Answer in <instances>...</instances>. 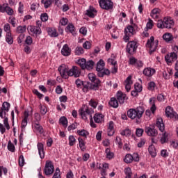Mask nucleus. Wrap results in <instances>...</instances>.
Wrapping results in <instances>:
<instances>
[{
	"mask_svg": "<svg viewBox=\"0 0 178 178\" xmlns=\"http://www.w3.org/2000/svg\"><path fill=\"white\" fill-rule=\"evenodd\" d=\"M58 70L63 79H69V76L70 77H75L77 79V77L81 75V70L80 67L74 65L69 70L67 65L62 64L58 67Z\"/></svg>",
	"mask_w": 178,
	"mask_h": 178,
	"instance_id": "f257e3e1",
	"label": "nucleus"
},
{
	"mask_svg": "<svg viewBox=\"0 0 178 178\" xmlns=\"http://www.w3.org/2000/svg\"><path fill=\"white\" fill-rule=\"evenodd\" d=\"M144 107L138 106L136 108H131L127 111V116L132 120H136V123H140V119L144 115Z\"/></svg>",
	"mask_w": 178,
	"mask_h": 178,
	"instance_id": "f03ea898",
	"label": "nucleus"
},
{
	"mask_svg": "<svg viewBox=\"0 0 178 178\" xmlns=\"http://www.w3.org/2000/svg\"><path fill=\"white\" fill-rule=\"evenodd\" d=\"M9 108H10V104L5 102L2 104L1 109H0V118L4 119L3 124H5L7 130H10V125H9L8 117H6V112H9Z\"/></svg>",
	"mask_w": 178,
	"mask_h": 178,
	"instance_id": "7ed1b4c3",
	"label": "nucleus"
},
{
	"mask_svg": "<svg viewBox=\"0 0 178 178\" xmlns=\"http://www.w3.org/2000/svg\"><path fill=\"white\" fill-rule=\"evenodd\" d=\"M146 46L147 48L149 49V54H152V52H155L156 51V48H158V40H155L154 36H152L147 40Z\"/></svg>",
	"mask_w": 178,
	"mask_h": 178,
	"instance_id": "20e7f679",
	"label": "nucleus"
},
{
	"mask_svg": "<svg viewBox=\"0 0 178 178\" xmlns=\"http://www.w3.org/2000/svg\"><path fill=\"white\" fill-rule=\"evenodd\" d=\"M99 5L104 10H112L113 9V1L111 0H99Z\"/></svg>",
	"mask_w": 178,
	"mask_h": 178,
	"instance_id": "39448f33",
	"label": "nucleus"
},
{
	"mask_svg": "<svg viewBox=\"0 0 178 178\" xmlns=\"http://www.w3.org/2000/svg\"><path fill=\"white\" fill-rule=\"evenodd\" d=\"M54 170L55 168L54 167V164L51 163V161H46L44 170V175H46V176H51V175L54 173Z\"/></svg>",
	"mask_w": 178,
	"mask_h": 178,
	"instance_id": "423d86ee",
	"label": "nucleus"
},
{
	"mask_svg": "<svg viewBox=\"0 0 178 178\" xmlns=\"http://www.w3.org/2000/svg\"><path fill=\"white\" fill-rule=\"evenodd\" d=\"M137 42L136 41H131L129 42L127 46V52H128V54H130L131 55L132 54H134V52H136V51H137Z\"/></svg>",
	"mask_w": 178,
	"mask_h": 178,
	"instance_id": "0eeeda50",
	"label": "nucleus"
},
{
	"mask_svg": "<svg viewBox=\"0 0 178 178\" xmlns=\"http://www.w3.org/2000/svg\"><path fill=\"white\" fill-rule=\"evenodd\" d=\"M165 60L169 65V63H172V62H175V60H177V53L171 52L165 56Z\"/></svg>",
	"mask_w": 178,
	"mask_h": 178,
	"instance_id": "6e6552de",
	"label": "nucleus"
},
{
	"mask_svg": "<svg viewBox=\"0 0 178 178\" xmlns=\"http://www.w3.org/2000/svg\"><path fill=\"white\" fill-rule=\"evenodd\" d=\"M145 133H147V136H149L150 137H156V136H158V131H156L155 129H154L153 125L147 127L145 129Z\"/></svg>",
	"mask_w": 178,
	"mask_h": 178,
	"instance_id": "1a4fd4ad",
	"label": "nucleus"
},
{
	"mask_svg": "<svg viewBox=\"0 0 178 178\" xmlns=\"http://www.w3.org/2000/svg\"><path fill=\"white\" fill-rule=\"evenodd\" d=\"M32 127L34 133H38V134H42V133H44V128L39 122H33Z\"/></svg>",
	"mask_w": 178,
	"mask_h": 178,
	"instance_id": "9d476101",
	"label": "nucleus"
},
{
	"mask_svg": "<svg viewBox=\"0 0 178 178\" xmlns=\"http://www.w3.org/2000/svg\"><path fill=\"white\" fill-rule=\"evenodd\" d=\"M28 31L33 34V35H40L41 34V28H38L35 26H28Z\"/></svg>",
	"mask_w": 178,
	"mask_h": 178,
	"instance_id": "9b49d317",
	"label": "nucleus"
},
{
	"mask_svg": "<svg viewBox=\"0 0 178 178\" xmlns=\"http://www.w3.org/2000/svg\"><path fill=\"white\" fill-rule=\"evenodd\" d=\"M129 99V97L126 95V94L118 91L117 92V100L120 104H124V101H127Z\"/></svg>",
	"mask_w": 178,
	"mask_h": 178,
	"instance_id": "f8f14e48",
	"label": "nucleus"
},
{
	"mask_svg": "<svg viewBox=\"0 0 178 178\" xmlns=\"http://www.w3.org/2000/svg\"><path fill=\"white\" fill-rule=\"evenodd\" d=\"M71 54L72 49L69 47L67 44H64L61 49V55H63V56H70Z\"/></svg>",
	"mask_w": 178,
	"mask_h": 178,
	"instance_id": "ddd939ff",
	"label": "nucleus"
},
{
	"mask_svg": "<svg viewBox=\"0 0 178 178\" xmlns=\"http://www.w3.org/2000/svg\"><path fill=\"white\" fill-rule=\"evenodd\" d=\"M163 23L165 29H172L175 26V22L172 18L165 17L163 19Z\"/></svg>",
	"mask_w": 178,
	"mask_h": 178,
	"instance_id": "4468645a",
	"label": "nucleus"
},
{
	"mask_svg": "<svg viewBox=\"0 0 178 178\" xmlns=\"http://www.w3.org/2000/svg\"><path fill=\"white\" fill-rule=\"evenodd\" d=\"M165 115L168 118H177V113L173 111V108L169 106L165 108Z\"/></svg>",
	"mask_w": 178,
	"mask_h": 178,
	"instance_id": "2eb2a0df",
	"label": "nucleus"
},
{
	"mask_svg": "<svg viewBox=\"0 0 178 178\" xmlns=\"http://www.w3.org/2000/svg\"><path fill=\"white\" fill-rule=\"evenodd\" d=\"M79 114L81 116L82 119L86 120L87 116L90 115V109H88V107L83 106L79 111Z\"/></svg>",
	"mask_w": 178,
	"mask_h": 178,
	"instance_id": "dca6fc26",
	"label": "nucleus"
},
{
	"mask_svg": "<svg viewBox=\"0 0 178 178\" xmlns=\"http://www.w3.org/2000/svg\"><path fill=\"white\" fill-rule=\"evenodd\" d=\"M125 86V90L127 92H129L131 90V86H133V81L131 80V76H129L124 82Z\"/></svg>",
	"mask_w": 178,
	"mask_h": 178,
	"instance_id": "f3484780",
	"label": "nucleus"
},
{
	"mask_svg": "<svg viewBox=\"0 0 178 178\" xmlns=\"http://www.w3.org/2000/svg\"><path fill=\"white\" fill-rule=\"evenodd\" d=\"M38 154L41 158V159H44L45 158V152L44 151V144L42 143H38L37 145Z\"/></svg>",
	"mask_w": 178,
	"mask_h": 178,
	"instance_id": "a211bd4d",
	"label": "nucleus"
},
{
	"mask_svg": "<svg viewBox=\"0 0 178 178\" xmlns=\"http://www.w3.org/2000/svg\"><path fill=\"white\" fill-rule=\"evenodd\" d=\"M143 91V86L138 83H135V90L131 92L132 97H137L138 95V92H141Z\"/></svg>",
	"mask_w": 178,
	"mask_h": 178,
	"instance_id": "6ab92c4d",
	"label": "nucleus"
},
{
	"mask_svg": "<svg viewBox=\"0 0 178 178\" xmlns=\"http://www.w3.org/2000/svg\"><path fill=\"white\" fill-rule=\"evenodd\" d=\"M156 126L158 127L159 130L163 133L165 131V124H163V120L161 118H159L156 120Z\"/></svg>",
	"mask_w": 178,
	"mask_h": 178,
	"instance_id": "aec40b11",
	"label": "nucleus"
},
{
	"mask_svg": "<svg viewBox=\"0 0 178 178\" xmlns=\"http://www.w3.org/2000/svg\"><path fill=\"white\" fill-rule=\"evenodd\" d=\"M100 86L101 81L99 79H96L95 81L92 82L90 85V90H93V91H98Z\"/></svg>",
	"mask_w": 178,
	"mask_h": 178,
	"instance_id": "412c9836",
	"label": "nucleus"
},
{
	"mask_svg": "<svg viewBox=\"0 0 178 178\" xmlns=\"http://www.w3.org/2000/svg\"><path fill=\"white\" fill-rule=\"evenodd\" d=\"M93 119L95 123H102L105 120V117L102 113H95Z\"/></svg>",
	"mask_w": 178,
	"mask_h": 178,
	"instance_id": "4be33fe9",
	"label": "nucleus"
},
{
	"mask_svg": "<svg viewBox=\"0 0 178 178\" xmlns=\"http://www.w3.org/2000/svg\"><path fill=\"white\" fill-rule=\"evenodd\" d=\"M143 74L147 77H151L155 74V69L151 67H146L143 70Z\"/></svg>",
	"mask_w": 178,
	"mask_h": 178,
	"instance_id": "5701e85b",
	"label": "nucleus"
},
{
	"mask_svg": "<svg viewBox=\"0 0 178 178\" xmlns=\"http://www.w3.org/2000/svg\"><path fill=\"white\" fill-rule=\"evenodd\" d=\"M160 15L161 9L159 8H154L150 13V16L152 17V19H159Z\"/></svg>",
	"mask_w": 178,
	"mask_h": 178,
	"instance_id": "b1692460",
	"label": "nucleus"
},
{
	"mask_svg": "<svg viewBox=\"0 0 178 178\" xmlns=\"http://www.w3.org/2000/svg\"><path fill=\"white\" fill-rule=\"evenodd\" d=\"M172 74H173V70L170 68H167L166 70H164L163 72V76L165 79V80H169Z\"/></svg>",
	"mask_w": 178,
	"mask_h": 178,
	"instance_id": "393cba45",
	"label": "nucleus"
},
{
	"mask_svg": "<svg viewBox=\"0 0 178 178\" xmlns=\"http://www.w3.org/2000/svg\"><path fill=\"white\" fill-rule=\"evenodd\" d=\"M104 69H105V62L100 59L97 63L96 70L97 72H104Z\"/></svg>",
	"mask_w": 178,
	"mask_h": 178,
	"instance_id": "a878e982",
	"label": "nucleus"
},
{
	"mask_svg": "<svg viewBox=\"0 0 178 178\" xmlns=\"http://www.w3.org/2000/svg\"><path fill=\"white\" fill-rule=\"evenodd\" d=\"M105 155L106 158L111 161V159H113L115 158V153L111 151V148H106L105 149Z\"/></svg>",
	"mask_w": 178,
	"mask_h": 178,
	"instance_id": "bb28decb",
	"label": "nucleus"
},
{
	"mask_svg": "<svg viewBox=\"0 0 178 178\" xmlns=\"http://www.w3.org/2000/svg\"><path fill=\"white\" fill-rule=\"evenodd\" d=\"M86 15L89 17H95V15H97V10L94 7H90L88 10H86Z\"/></svg>",
	"mask_w": 178,
	"mask_h": 178,
	"instance_id": "cd10ccee",
	"label": "nucleus"
},
{
	"mask_svg": "<svg viewBox=\"0 0 178 178\" xmlns=\"http://www.w3.org/2000/svg\"><path fill=\"white\" fill-rule=\"evenodd\" d=\"M76 133L81 137H83V138H87L90 136V132L86 129H79Z\"/></svg>",
	"mask_w": 178,
	"mask_h": 178,
	"instance_id": "c85d7f7f",
	"label": "nucleus"
},
{
	"mask_svg": "<svg viewBox=\"0 0 178 178\" xmlns=\"http://www.w3.org/2000/svg\"><path fill=\"white\" fill-rule=\"evenodd\" d=\"M65 31L67 33H71V34L74 35V34H76V28L73 24H69L65 29Z\"/></svg>",
	"mask_w": 178,
	"mask_h": 178,
	"instance_id": "c756f323",
	"label": "nucleus"
},
{
	"mask_svg": "<svg viewBox=\"0 0 178 178\" xmlns=\"http://www.w3.org/2000/svg\"><path fill=\"white\" fill-rule=\"evenodd\" d=\"M163 39L165 42H170L173 40V35L170 33H165L163 35Z\"/></svg>",
	"mask_w": 178,
	"mask_h": 178,
	"instance_id": "7c9ffc66",
	"label": "nucleus"
},
{
	"mask_svg": "<svg viewBox=\"0 0 178 178\" xmlns=\"http://www.w3.org/2000/svg\"><path fill=\"white\" fill-rule=\"evenodd\" d=\"M155 111H156V107L155 106V104H153L150 107V110L149 109L146 110L145 111L146 116H147L148 118H151L152 113H155Z\"/></svg>",
	"mask_w": 178,
	"mask_h": 178,
	"instance_id": "2f4dec72",
	"label": "nucleus"
},
{
	"mask_svg": "<svg viewBox=\"0 0 178 178\" xmlns=\"http://www.w3.org/2000/svg\"><path fill=\"white\" fill-rule=\"evenodd\" d=\"M135 27L136 26H133V25H129L124 29V32L131 35H134V34H136V31L134 30Z\"/></svg>",
	"mask_w": 178,
	"mask_h": 178,
	"instance_id": "473e14b6",
	"label": "nucleus"
},
{
	"mask_svg": "<svg viewBox=\"0 0 178 178\" xmlns=\"http://www.w3.org/2000/svg\"><path fill=\"white\" fill-rule=\"evenodd\" d=\"M108 104L112 108H118L119 106V102L115 97H111Z\"/></svg>",
	"mask_w": 178,
	"mask_h": 178,
	"instance_id": "72a5a7b5",
	"label": "nucleus"
},
{
	"mask_svg": "<svg viewBox=\"0 0 178 178\" xmlns=\"http://www.w3.org/2000/svg\"><path fill=\"white\" fill-rule=\"evenodd\" d=\"M169 134L166 133V132H163L162 134V136L161 138L160 142L162 144H165V143H168V141L169 140Z\"/></svg>",
	"mask_w": 178,
	"mask_h": 178,
	"instance_id": "f704fd0d",
	"label": "nucleus"
},
{
	"mask_svg": "<svg viewBox=\"0 0 178 178\" xmlns=\"http://www.w3.org/2000/svg\"><path fill=\"white\" fill-rule=\"evenodd\" d=\"M79 144L80 149L83 152L86 151V141L83 139V138H78Z\"/></svg>",
	"mask_w": 178,
	"mask_h": 178,
	"instance_id": "c9c22d12",
	"label": "nucleus"
},
{
	"mask_svg": "<svg viewBox=\"0 0 178 178\" xmlns=\"http://www.w3.org/2000/svg\"><path fill=\"white\" fill-rule=\"evenodd\" d=\"M95 63L92 60L86 61L85 64L84 69H87V70H91L93 69Z\"/></svg>",
	"mask_w": 178,
	"mask_h": 178,
	"instance_id": "e433bc0d",
	"label": "nucleus"
},
{
	"mask_svg": "<svg viewBox=\"0 0 178 178\" xmlns=\"http://www.w3.org/2000/svg\"><path fill=\"white\" fill-rule=\"evenodd\" d=\"M149 154L153 157L156 156V149H155V146L154 145H151L148 148Z\"/></svg>",
	"mask_w": 178,
	"mask_h": 178,
	"instance_id": "4c0bfd02",
	"label": "nucleus"
},
{
	"mask_svg": "<svg viewBox=\"0 0 178 178\" xmlns=\"http://www.w3.org/2000/svg\"><path fill=\"white\" fill-rule=\"evenodd\" d=\"M5 12L7 13V15H8V16H12V15H13V9H12L10 7L8 6L6 4H4L3 13H5Z\"/></svg>",
	"mask_w": 178,
	"mask_h": 178,
	"instance_id": "58836bf2",
	"label": "nucleus"
},
{
	"mask_svg": "<svg viewBox=\"0 0 178 178\" xmlns=\"http://www.w3.org/2000/svg\"><path fill=\"white\" fill-rule=\"evenodd\" d=\"M48 34L49 35H50V37H58V32L56 31V29H51V28L48 29Z\"/></svg>",
	"mask_w": 178,
	"mask_h": 178,
	"instance_id": "ea45409f",
	"label": "nucleus"
},
{
	"mask_svg": "<svg viewBox=\"0 0 178 178\" xmlns=\"http://www.w3.org/2000/svg\"><path fill=\"white\" fill-rule=\"evenodd\" d=\"M74 54L75 55L80 56V55H83V54H84V49L81 47H77L74 50Z\"/></svg>",
	"mask_w": 178,
	"mask_h": 178,
	"instance_id": "a19ab883",
	"label": "nucleus"
},
{
	"mask_svg": "<svg viewBox=\"0 0 178 178\" xmlns=\"http://www.w3.org/2000/svg\"><path fill=\"white\" fill-rule=\"evenodd\" d=\"M124 173L125 175V177L133 176V172H131V168H130V167L125 168L124 169Z\"/></svg>",
	"mask_w": 178,
	"mask_h": 178,
	"instance_id": "79ce46f5",
	"label": "nucleus"
},
{
	"mask_svg": "<svg viewBox=\"0 0 178 178\" xmlns=\"http://www.w3.org/2000/svg\"><path fill=\"white\" fill-rule=\"evenodd\" d=\"M89 105H90V106L93 108V109H95V108H97V106H98V100H97L95 99H91L89 101Z\"/></svg>",
	"mask_w": 178,
	"mask_h": 178,
	"instance_id": "37998d69",
	"label": "nucleus"
},
{
	"mask_svg": "<svg viewBox=\"0 0 178 178\" xmlns=\"http://www.w3.org/2000/svg\"><path fill=\"white\" fill-rule=\"evenodd\" d=\"M6 41L10 45H11V44H13V38L12 37V33H6Z\"/></svg>",
	"mask_w": 178,
	"mask_h": 178,
	"instance_id": "c03bdc74",
	"label": "nucleus"
},
{
	"mask_svg": "<svg viewBox=\"0 0 178 178\" xmlns=\"http://www.w3.org/2000/svg\"><path fill=\"white\" fill-rule=\"evenodd\" d=\"M87 60L86 58H81L78 60L77 63L79 65V66L81 67V69L84 70V67H86V63Z\"/></svg>",
	"mask_w": 178,
	"mask_h": 178,
	"instance_id": "a18cd8bd",
	"label": "nucleus"
},
{
	"mask_svg": "<svg viewBox=\"0 0 178 178\" xmlns=\"http://www.w3.org/2000/svg\"><path fill=\"white\" fill-rule=\"evenodd\" d=\"M69 145L73 147L76 144V138L73 135H70L68 138Z\"/></svg>",
	"mask_w": 178,
	"mask_h": 178,
	"instance_id": "49530a36",
	"label": "nucleus"
},
{
	"mask_svg": "<svg viewBox=\"0 0 178 178\" xmlns=\"http://www.w3.org/2000/svg\"><path fill=\"white\" fill-rule=\"evenodd\" d=\"M121 136H125V137H129L131 136V131L129 129H125L120 132Z\"/></svg>",
	"mask_w": 178,
	"mask_h": 178,
	"instance_id": "de8ad7c7",
	"label": "nucleus"
},
{
	"mask_svg": "<svg viewBox=\"0 0 178 178\" xmlns=\"http://www.w3.org/2000/svg\"><path fill=\"white\" fill-rule=\"evenodd\" d=\"M124 161L125 163H131L133 162V156L131 154H127Z\"/></svg>",
	"mask_w": 178,
	"mask_h": 178,
	"instance_id": "09e8293b",
	"label": "nucleus"
},
{
	"mask_svg": "<svg viewBox=\"0 0 178 178\" xmlns=\"http://www.w3.org/2000/svg\"><path fill=\"white\" fill-rule=\"evenodd\" d=\"M59 122L60 124L63 126V127H67V119L65 117H61Z\"/></svg>",
	"mask_w": 178,
	"mask_h": 178,
	"instance_id": "8fccbe9b",
	"label": "nucleus"
},
{
	"mask_svg": "<svg viewBox=\"0 0 178 178\" xmlns=\"http://www.w3.org/2000/svg\"><path fill=\"white\" fill-rule=\"evenodd\" d=\"M155 87H156L155 82L151 81L148 83L147 88L149 91H154L155 90Z\"/></svg>",
	"mask_w": 178,
	"mask_h": 178,
	"instance_id": "3c124183",
	"label": "nucleus"
},
{
	"mask_svg": "<svg viewBox=\"0 0 178 178\" xmlns=\"http://www.w3.org/2000/svg\"><path fill=\"white\" fill-rule=\"evenodd\" d=\"M8 151H10V152H15V145H13L10 140L8 143Z\"/></svg>",
	"mask_w": 178,
	"mask_h": 178,
	"instance_id": "603ef678",
	"label": "nucleus"
},
{
	"mask_svg": "<svg viewBox=\"0 0 178 178\" xmlns=\"http://www.w3.org/2000/svg\"><path fill=\"white\" fill-rule=\"evenodd\" d=\"M42 3L44 5V8L45 9H48L52 5V0H47L45 1L42 2Z\"/></svg>",
	"mask_w": 178,
	"mask_h": 178,
	"instance_id": "864d4df0",
	"label": "nucleus"
},
{
	"mask_svg": "<svg viewBox=\"0 0 178 178\" xmlns=\"http://www.w3.org/2000/svg\"><path fill=\"white\" fill-rule=\"evenodd\" d=\"M152 27H154V21H152V19H149L146 24V29H147L148 30H151Z\"/></svg>",
	"mask_w": 178,
	"mask_h": 178,
	"instance_id": "5fc2aeb1",
	"label": "nucleus"
},
{
	"mask_svg": "<svg viewBox=\"0 0 178 178\" xmlns=\"http://www.w3.org/2000/svg\"><path fill=\"white\" fill-rule=\"evenodd\" d=\"M88 77L89 80H90V81H92V82L95 81V80H99V79H97V76L95 75L94 73L88 74Z\"/></svg>",
	"mask_w": 178,
	"mask_h": 178,
	"instance_id": "6e6d98bb",
	"label": "nucleus"
},
{
	"mask_svg": "<svg viewBox=\"0 0 178 178\" xmlns=\"http://www.w3.org/2000/svg\"><path fill=\"white\" fill-rule=\"evenodd\" d=\"M3 30L6 33V34H10V25L8 23L5 24L3 26Z\"/></svg>",
	"mask_w": 178,
	"mask_h": 178,
	"instance_id": "4d7b16f0",
	"label": "nucleus"
},
{
	"mask_svg": "<svg viewBox=\"0 0 178 178\" xmlns=\"http://www.w3.org/2000/svg\"><path fill=\"white\" fill-rule=\"evenodd\" d=\"M26 26H19L17 28V31L19 33V34H22V33H24L26 31Z\"/></svg>",
	"mask_w": 178,
	"mask_h": 178,
	"instance_id": "13d9d810",
	"label": "nucleus"
},
{
	"mask_svg": "<svg viewBox=\"0 0 178 178\" xmlns=\"http://www.w3.org/2000/svg\"><path fill=\"white\" fill-rule=\"evenodd\" d=\"M60 24L61 26H66L69 23V19L67 18L63 17L60 19Z\"/></svg>",
	"mask_w": 178,
	"mask_h": 178,
	"instance_id": "bf43d9fd",
	"label": "nucleus"
},
{
	"mask_svg": "<svg viewBox=\"0 0 178 178\" xmlns=\"http://www.w3.org/2000/svg\"><path fill=\"white\" fill-rule=\"evenodd\" d=\"M53 178H60V170L59 168L56 169V171L53 175Z\"/></svg>",
	"mask_w": 178,
	"mask_h": 178,
	"instance_id": "052dcab7",
	"label": "nucleus"
},
{
	"mask_svg": "<svg viewBox=\"0 0 178 178\" xmlns=\"http://www.w3.org/2000/svg\"><path fill=\"white\" fill-rule=\"evenodd\" d=\"M157 27L158 29H165V22H163V19H160L157 22Z\"/></svg>",
	"mask_w": 178,
	"mask_h": 178,
	"instance_id": "680f3d73",
	"label": "nucleus"
},
{
	"mask_svg": "<svg viewBox=\"0 0 178 178\" xmlns=\"http://www.w3.org/2000/svg\"><path fill=\"white\" fill-rule=\"evenodd\" d=\"M40 113L42 115H45L48 110L47 109V107L45 106L40 105Z\"/></svg>",
	"mask_w": 178,
	"mask_h": 178,
	"instance_id": "e2e57ef3",
	"label": "nucleus"
},
{
	"mask_svg": "<svg viewBox=\"0 0 178 178\" xmlns=\"http://www.w3.org/2000/svg\"><path fill=\"white\" fill-rule=\"evenodd\" d=\"M75 84L78 88H81V87H83V81H81L80 79H77L75 81Z\"/></svg>",
	"mask_w": 178,
	"mask_h": 178,
	"instance_id": "0e129e2a",
	"label": "nucleus"
},
{
	"mask_svg": "<svg viewBox=\"0 0 178 178\" xmlns=\"http://www.w3.org/2000/svg\"><path fill=\"white\" fill-rule=\"evenodd\" d=\"M84 49H90L91 48V42L90 41H86L83 44Z\"/></svg>",
	"mask_w": 178,
	"mask_h": 178,
	"instance_id": "69168bd1",
	"label": "nucleus"
},
{
	"mask_svg": "<svg viewBox=\"0 0 178 178\" xmlns=\"http://www.w3.org/2000/svg\"><path fill=\"white\" fill-rule=\"evenodd\" d=\"M170 145L172 147V148H175V149H178V141L177 140H172L170 142Z\"/></svg>",
	"mask_w": 178,
	"mask_h": 178,
	"instance_id": "338daca9",
	"label": "nucleus"
},
{
	"mask_svg": "<svg viewBox=\"0 0 178 178\" xmlns=\"http://www.w3.org/2000/svg\"><path fill=\"white\" fill-rule=\"evenodd\" d=\"M137 58L134 57H130L129 58V65H132L133 66H135L136 63H137Z\"/></svg>",
	"mask_w": 178,
	"mask_h": 178,
	"instance_id": "774afa93",
	"label": "nucleus"
}]
</instances>
